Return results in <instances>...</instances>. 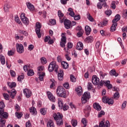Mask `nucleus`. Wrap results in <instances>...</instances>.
<instances>
[{
	"label": "nucleus",
	"mask_w": 127,
	"mask_h": 127,
	"mask_svg": "<svg viewBox=\"0 0 127 127\" xmlns=\"http://www.w3.org/2000/svg\"><path fill=\"white\" fill-rule=\"evenodd\" d=\"M49 72H53L55 71L56 73H58V69H59V65L55 61H52L50 63L48 67Z\"/></svg>",
	"instance_id": "f257e3e1"
},
{
	"label": "nucleus",
	"mask_w": 127,
	"mask_h": 127,
	"mask_svg": "<svg viewBox=\"0 0 127 127\" xmlns=\"http://www.w3.org/2000/svg\"><path fill=\"white\" fill-rule=\"evenodd\" d=\"M56 93L58 97H61V98H66V91L63 87H58L56 90Z\"/></svg>",
	"instance_id": "f03ea898"
},
{
	"label": "nucleus",
	"mask_w": 127,
	"mask_h": 127,
	"mask_svg": "<svg viewBox=\"0 0 127 127\" xmlns=\"http://www.w3.org/2000/svg\"><path fill=\"white\" fill-rule=\"evenodd\" d=\"M41 27H42V25L39 22H37L36 23V33L38 37V38H41Z\"/></svg>",
	"instance_id": "7ed1b4c3"
},
{
	"label": "nucleus",
	"mask_w": 127,
	"mask_h": 127,
	"mask_svg": "<svg viewBox=\"0 0 127 127\" xmlns=\"http://www.w3.org/2000/svg\"><path fill=\"white\" fill-rule=\"evenodd\" d=\"M90 98H91L90 93L85 92L81 98L82 104H86V103L89 101V99H90Z\"/></svg>",
	"instance_id": "20e7f679"
},
{
	"label": "nucleus",
	"mask_w": 127,
	"mask_h": 127,
	"mask_svg": "<svg viewBox=\"0 0 127 127\" xmlns=\"http://www.w3.org/2000/svg\"><path fill=\"white\" fill-rule=\"evenodd\" d=\"M102 102L105 104H108V105H114V100L107 96H104L102 98Z\"/></svg>",
	"instance_id": "39448f33"
},
{
	"label": "nucleus",
	"mask_w": 127,
	"mask_h": 127,
	"mask_svg": "<svg viewBox=\"0 0 127 127\" xmlns=\"http://www.w3.org/2000/svg\"><path fill=\"white\" fill-rule=\"evenodd\" d=\"M20 19L24 24H26L27 25L29 24V20L25 16V14L24 13H22L21 14Z\"/></svg>",
	"instance_id": "423d86ee"
},
{
	"label": "nucleus",
	"mask_w": 127,
	"mask_h": 127,
	"mask_svg": "<svg viewBox=\"0 0 127 127\" xmlns=\"http://www.w3.org/2000/svg\"><path fill=\"white\" fill-rule=\"evenodd\" d=\"M16 46L18 53L21 54L24 52V49L23 48V45L22 44H16Z\"/></svg>",
	"instance_id": "0eeeda50"
},
{
	"label": "nucleus",
	"mask_w": 127,
	"mask_h": 127,
	"mask_svg": "<svg viewBox=\"0 0 127 127\" xmlns=\"http://www.w3.org/2000/svg\"><path fill=\"white\" fill-rule=\"evenodd\" d=\"M47 94L48 99L51 102H52V103H55V102H56V98H55V96H53V94H52V93H51V92H47Z\"/></svg>",
	"instance_id": "6e6552de"
},
{
	"label": "nucleus",
	"mask_w": 127,
	"mask_h": 127,
	"mask_svg": "<svg viewBox=\"0 0 127 127\" xmlns=\"http://www.w3.org/2000/svg\"><path fill=\"white\" fill-rule=\"evenodd\" d=\"M64 24L66 29H70V28H72V23L70 20L65 19L64 22Z\"/></svg>",
	"instance_id": "1a4fd4ad"
},
{
	"label": "nucleus",
	"mask_w": 127,
	"mask_h": 127,
	"mask_svg": "<svg viewBox=\"0 0 127 127\" xmlns=\"http://www.w3.org/2000/svg\"><path fill=\"white\" fill-rule=\"evenodd\" d=\"M23 94L25 95L26 98H30L32 95V92L31 91L27 88L23 89Z\"/></svg>",
	"instance_id": "9d476101"
},
{
	"label": "nucleus",
	"mask_w": 127,
	"mask_h": 127,
	"mask_svg": "<svg viewBox=\"0 0 127 127\" xmlns=\"http://www.w3.org/2000/svg\"><path fill=\"white\" fill-rule=\"evenodd\" d=\"M92 82L93 85H99V83H100V79L98 78L97 75H93L92 76Z\"/></svg>",
	"instance_id": "9b49d317"
},
{
	"label": "nucleus",
	"mask_w": 127,
	"mask_h": 127,
	"mask_svg": "<svg viewBox=\"0 0 127 127\" xmlns=\"http://www.w3.org/2000/svg\"><path fill=\"white\" fill-rule=\"evenodd\" d=\"M111 127V124H110V122L109 121H106L105 123L104 121H101L99 123V127Z\"/></svg>",
	"instance_id": "f8f14e48"
},
{
	"label": "nucleus",
	"mask_w": 127,
	"mask_h": 127,
	"mask_svg": "<svg viewBox=\"0 0 127 127\" xmlns=\"http://www.w3.org/2000/svg\"><path fill=\"white\" fill-rule=\"evenodd\" d=\"M7 92L9 94L10 98H11V99H14L16 95V93H17L16 90H15L14 89H12L11 91L7 90Z\"/></svg>",
	"instance_id": "ddd939ff"
},
{
	"label": "nucleus",
	"mask_w": 127,
	"mask_h": 127,
	"mask_svg": "<svg viewBox=\"0 0 127 127\" xmlns=\"http://www.w3.org/2000/svg\"><path fill=\"white\" fill-rule=\"evenodd\" d=\"M104 86H105L108 90H111L113 88V85L111 84L110 80H105Z\"/></svg>",
	"instance_id": "4468645a"
},
{
	"label": "nucleus",
	"mask_w": 127,
	"mask_h": 127,
	"mask_svg": "<svg viewBox=\"0 0 127 127\" xmlns=\"http://www.w3.org/2000/svg\"><path fill=\"white\" fill-rule=\"evenodd\" d=\"M58 78L59 81H62L63 80V77L64 76V72L62 70H60V72L58 71Z\"/></svg>",
	"instance_id": "2eb2a0df"
},
{
	"label": "nucleus",
	"mask_w": 127,
	"mask_h": 127,
	"mask_svg": "<svg viewBox=\"0 0 127 127\" xmlns=\"http://www.w3.org/2000/svg\"><path fill=\"white\" fill-rule=\"evenodd\" d=\"M53 118L55 121H57V120H59V119L63 118V116H62V114H60V113H54Z\"/></svg>",
	"instance_id": "dca6fc26"
},
{
	"label": "nucleus",
	"mask_w": 127,
	"mask_h": 127,
	"mask_svg": "<svg viewBox=\"0 0 127 127\" xmlns=\"http://www.w3.org/2000/svg\"><path fill=\"white\" fill-rule=\"evenodd\" d=\"M58 16L60 18V21L61 23H63V22H64V19H63V18H62V17H63L64 16V14H63V13H62V11L59 10L58 11Z\"/></svg>",
	"instance_id": "f3484780"
},
{
	"label": "nucleus",
	"mask_w": 127,
	"mask_h": 127,
	"mask_svg": "<svg viewBox=\"0 0 127 127\" xmlns=\"http://www.w3.org/2000/svg\"><path fill=\"white\" fill-rule=\"evenodd\" d=\"M108 22H109V20H108V19L107 18H105L103 19L102 22H100V24H98V26H100V25L101 26H100V27H104V26H106Z\"/></svg>",
	"instance_id": "a211bd4d"
},
{
	"label": "nucleus",
	"mask_w": 127,
	"mask_h": 127,
	"mask_svg": "<svg viewBox=\"0 0 127 127\" xmlns=\"http://www.w3.org/2000/svg\"><path fill=\"white\" fill-rule=\"evenodd\" d=\"M0 117H2V119H7L8 118V113L4 112V110L0 112Z\"/></svg>",
	"instance_id": "6ab92c4d"
},
{
	"label": "nucleus",
	"mask_w": 127,
	"mask_h": 127,
	"mask_svg": "<svg viewBox=\"0 0 127 127\" xmlns=\"http://www.w3.org/2000/svg\"><path fill=\"white\" fill-rule=\"evenodd\" d=\"M112 25L110 28V31L111 32H114V31H116V28H117V26H118V23L112 22Z\"/></svg>",
	"instance_id": "aec40b11"
},
{
	"label": "nucleus",
	"mask_w": 127,
	"mask_h": 127,
	"mask_svg": "<svg viewBox=\"0 0 127 127\" xmlns=\"http://www.w3.org/2000/svg\"><path fill=\"white\" fill-rule=\"evenodd\" d=\"M93 108L97 111H101V110H102V107H101L100 104L97 102L93 104Z\"/></svg>",
	"instance_id": "412c9836"
},
{
	"label": "nucleus",
	"mask_w": 127,
	"mask_h": 127,
	"mask_svg": "<svg viewBox=\"0 0 127 127\" xmlns=\"http://www.w3.org/2000/svg\"><path fill=\"white\" fill-rule=\"evenodd\" d=\"M83 47H84V46L83 45V43H82L81 42H79L77 43L76 48L77 50L81 51L83 49Z\"/></svg>",
	"instance_id": "4be33fe9"
},
{
	"label": "nucleus",
	"mask_w": 127,
	"mask_h": 127,
	"mask_svg": "<svg viewBox=\"0 0 127 127\" xmlns=\"http://www.w3.org/2000/svg\"><path fill=\"white\" fill-rule=\"evenodd\" d=\"M75 91L77 92L78 96H81V95L83 94V89L81 86H78L77 89H75Z\"/></svg>",
	"instance_id": "5701e85b"
},
{
	"label": "nucleus",
	"mask_w": 127,
	"mask_h": 127,
	"mask_svg": "<svg viewBox=\"0 0 127 127\" xmlns=\"http://www.w3.org/2000/svg\"><path fill=\"white\" fill-rule=\"evenodd\" d=\"M29 111L32 115H37V111H36V109L35 107H32L29 108Z\"/></svg>",
	"instance_id": "b1692460"
},
{
	"label": "nucleus",
	"mask_w": 127,
	"mask_h": 127,
	"mask_svg": "<svg viewBox=\"0 0 127 127\" xmlns=\"http://www.w3.org/2000/svg\"><path fill=\"white\" fill-rule=\"evenodd\" d=\"M7 84L10 89H12V88H15V87H16V83L14 82H8Z\"/></svg>",
	"instance_id": "393cba45"
},
{
	"label": "nucleus",
	"mask_w": 127,
	"mask_h": 127,
	"mask_svg": "<svg viewBox=\"0 0 127 127\" xmlns=\"http://www.w3.org/2000/svg\"><path fill=\"white\" fill-rule=\"evenodd\" d=\"M85 30L86 35H89L91 33V31H92V30H91V27H90L89 26H85Z\"/></svg>",
	"instance_id": "a878e982"
},
{
	"label": "nucleus",
	"mask_w": 127,
	"mask_h": 127,
	"mask_svg": "<svg viewBox=\"0 0 127 127\" xmlns=\"http://www.w3.org/2000/svg\"><path fill=\"white\" fill-rule=\"evenodd\" d=\"M26 5L29 9L33 11L34 9V6L30 2H26Z\"/></svg>",
	"instance_id": "bb28decb"
},
{
	"label": "nucleus",
	"mask_w": 127,
	"mask_h": 127,
	"mask_svg": "<svg viewBox=\"0 0 127 127\" xmlns=\"http://www.w3.org/2000/svg\"><path fill=\"white\" fill-rule=\"evenodd\" d=\"M62 66L64 69H68L69 68V64L66 62H62L61 63Z\"/></svg>",
	"instance_id": "cd10ccee"
},
{
	"label": "nucleus",
	"mask_w": 127,
	"mask_h": 127,
	"mask_svg": "<svg viewBox=\"0 0 127 127\" xmlns=\"http://www.w3.org/2000/svg\"><path fill=\"white\" fill-rule=\"evenodd\" d=\"M38 75H39V80H40V81H43V77H44V76H45V72H39L38 73Z\"/></svg>",
	"instance_id": "c85d7f7f"
},
{
	"label": "nucleus",
	"mask_w": 127,
	"mask_h": 127,
	"mask_svg": "<svg viewBox=\"0 0 127 127\" xmlns=\"http://www.w3.org/2000/svg\"><path fill=\"white\" fill-rule=\"evenodd\" d=\"M90 111H91V106L90 105L86 106L84 109L85 114H87V116H89Z\"/></svg>",
	"instance_id": "c756f323"
},
{
	"label": "nucleus",
	"mask_w": 127,
	"mask_h": 127,
	"mask_svg": "<svg viewBox=\"0 0 127 127\" xmlns=\"http://www.w3.org/2000/svg\"><path fill=\"white\" fill-rule=\"evenodd\" d=\"M5 107V105L4 104V103H3V101H0V113L1 112H3Z\"/></svg>",
	"instance_id": "7c9ffc66"
},
{
	"label": "nucleus",
	"mask_w": 127,
	"mask_h": 127,
	"mask_svg": "<svg viewBox=\"0 0 127 127\" xmlns=\"http://www.w3.org/2000/svg\"><path fill=\"white\" fill-rule=\"evenodd\" d=\"M57 121V125L58 126V127H60V126H63V118H60L59 119H58L57 120H56Z\"/></svg>",
	"instance_id": "2f4dec72"
},
{
	"label": "nucleus",
	"mask_w": 127,
	"mask_h": 127,
	"mask_svg": "<svg viewBox=\"0 0 127 127\" xmlns=\"http://www.w3.org/2000/svg\"><path fill=\"white\" fill-rule=\"evenodd\" d=\"M15 53V49L13 48L12 50L8 51L7 52V55L8 56H13Z\"/></svg>",
	"instance_id": "473e14b6"
},
{
	"label": "nucleus",
	"mask_w": 127,
	"mask_h": 127,
	"mask_svg": "<svg viewBox=\"0 0 127 127\" xmlns=\"http://www.w3.org/2000/svg\"><path fill=\"white\" fill-rule=\"evenodd\" d=\"M0 60L2 65L5 64V58L2 55H0Z\"/></svg>",
	"instance_id": "72a5a7b5"
},
{
	"label": "nucleus",
	"mask_w": 127,
	"mask_h": 127,
	"mask_svg": "<svg viewBox=\"0 0 127 127\" xmlns=\"http://www.w3.org/2000/svg\"><path fill=\"white\" fill-rule=\"evenodd\" d=\"M121 19V15L119 14L115 16V18L112 20V22H118Z\"/></svg>",
	"instance_id": "f704fd0d"
},
{
	"label": "nucleus",
	"mask_w": 127,
	"mask_h": 127,
	"mask_svg": "<svg viewBox=\"0 0 127 127\" xmlns=\"http://www.w3.org/2000/svg\"><path fill=\"white\" fill-rule=\"evenodd\" d=\"M110 74L111 76H115V77H118V76H119V74L117 73L116 70L115 69L111 70Z\"/></svg>",
	"instance_id": "c9c22d12"
},
{
	"label": "nucleus",
	"mask_w": 127,
	"mask_h": 127,
	"mask_svg": "<svg viewBox=\"0 0 127 127\" xmlns=\"http://www.w3.org/2000/svg\"><path fill=\"white\" fill-rule=\"evenodd\" d=\"M93 40V36H88L86 38V41L88 42V43H92Z\"/></svg>",
	"instance_id": "e433bc0d"
},
{
	"label": "nucleus",
	"mask_w": 127,
	"mask_h": 127,
	"mask_svg": "<svg viewBox=\"0 0 127 127\" xmlns=\"http://www.w3.org/2000/svg\"><path fill=\"white\" fill-rule=\"evenodd\" d=\"M68 11L69 12V15L72 16V17H74L75 16V13L73 11V9L72 8H69L68 9Z\"/></svg>",
	"instance_id": "4c0bfd02"
},
{
	"label": "nucleus",
	"mask_w": 127,
	"mask_h": 127,
	"mask_svg": "<svg viewBox=\"0 0 127 127\" xmlns=\"http://www.w3.org/2000/svg\"><path fill=\"white\" fill-rule=\"evenodd\" d=\"M47 127H55L54 126V122L52 121V120L49 121L47 123Z\"/></svg>",
	"instance_id": "58836bf2"
},
{
	"label": "nucleus",
	"mask_w": 127,
	"mask_h": 127,
	"mask_svg": "<svg viewBox=\"0 0 127 127\" xmlns=\"http://www.w3.org/2000/svg\"><path fill=\"white\" fill-rule=\"evenodd\" d=\"M113 98L114 100H119L120 98V92H116L113 95Z\"/></svg>",
	"instance_id": "ea45409f"
},
{
	"label": "nucleus",
	"mask_w": 127,
	"mask_h": 127,
	"mask_svg": "<svg viewBox=\"0 0 127 127\" xmlns=\"http://www.w3.org/2000/svg\"><path fill=\"white\" fill-rule=\"evenodd\" d=\"M65 34H66L65 33H63L62 34L61 41L63 42H66L67 38L65 36Z\"/></svg>",
	"instance_id": "a19ab883"
},
{
	"label": "nucleus",
	"mask_w": 127,
	"mask_h": 127,
	"mask_svg": "<svg viewBox=\"0 0 127 127\" xmlns=\"http://www.w3.org/2000/svg\"><path fill=\"white\" fill-rule=\"evenodd\" d=\"M58 106L60 108V109H62V107H63V102H62V100H61V99L59 98L58 99Z\"/></svg>",
	"instance_id": "79ce46f5"
},
{
	"label": "nucleus",
	"mask_w": 127,
	"mask_h": 127,
	"mask_svg": "<svg viewBox=\"0 0 127 127\" xmlns=\"http://www.w3.org/2000/svg\"><path fill=\"white\" fill-rule=\"evenodd\" d=\"M71 123L72 127H77V125H78V121L75 119L71 120Z\"/></svg>",
	"instance_id": "37998d69"
},
{
	"label": "nucleus",
	"mask_w": 127,
	"mask_h": 127,
	"mask_svg": "<svg viewBox=\"0 0 127 127\" xmlns=\"http://www.w3.org/2000/svg\"><path fill=\"white\" fill-rule=\"evenodd\" d=\"M40 112L43 116H45V115H46V113H47V111H46V109L42 108L40 110Z\"/></svg>",
	"instance_id": "c03bdc74"
},
{
	"label": "nucleus",
	"mask_w": 127,
	"mask_h": 127,
	"mask_svg": "<svg viewBox=\"0 0 127 127\" xmlns=\"http://www.w3.org/2000/svg\"><path fill=\"white\" fill-rule=\"evenodd\" d=\"M14 20L17 23H18V24H20L21 23V21H20V19H19V17H18V16L17 15L14 16Z\"/></svg>",
	"instance_id": "a18cd8bd"
},
{
	"label": "nucleus",
	"mask_w": 127,
	"mask_h": 127,
	"mask_svg": "<svg viewBox=\"0 0 127 127\" xmlns=\"http://www.w3.org/2000/svg\"><path fill=\"white\" fill-rule=\"evenodd\" d=\"M51 82L52 83L50 85V89H52V88H53V87H54L55 86V83H56V81H55V80L54 79L52 78V79H51Z\"/></svg>",
	"instance_id": "49530a36"
},
{
	"label": "nucleus",
	"mask_w": 127,
	"mask_h": 127,
	"mask_svg": "<svg viewBox=\"0 0 127 127\" xmlns=\"http://www.w3.org/2000/svg\"><path fill=\"white\" fill-rule=\"evenodd\" d=\"M18 32L20 33V34H23L25 36H27L28 35V33L27 32L24 30H19Z\"/></svg>",
	"instance_id": "de8ad7c7"
},
{
	"label": "nucleus",
	"mask_w": 127,
	"mask_h": 127,
	"mask_svg": "<svg viewBox=\"0 0 127 127\" xmlns=\"http://www.w3.org/2000/svg\"><path fill=\"white\" fill-rule=\"evenodd\" d=\"M87 17L90 21H91V22H94V18L91 16V14H90V13H88L87 14Z\"/></svg>",
	"instance_id": "09e8293b"
},
{
	"label": "nucleus",
	"mask_w": 127,
	"mask_h": 127,
	"mask_svg": "<svg viewBox=\"0 0 127 127\" xmlns=\"http://www.w3.org/2000/svg\"><path fill=\"white\" fill-rule=\"evenodd\" d=\"M81 123L84 125V127H87V124L88 123V121L86 118H83L81 120Z\"/></svg>",
	"instance_id": "8fccbe9b"
},
{
	"label": "nucleus",
	"mask_w": 127,
	"mask_h": 127,
	"mask_svg": "<svg viewBox=\"0 0 127 127\" xmlns=\"http://www.w3.org/2000/svg\"><path fill=\"white\" fill-rule=\"evenodd\" d=\"M23 69H24V71H25V72H28L30 69V65H24Z\"/></svg>",
	"instance_id": "3c124183"
},
{
	"label": "nucleus",
	"mask_w": 127,
	"mask_h": 127,
	"mask_svg": "<svg viewBox=\"0 0 127 127\" xmlns=\"http://www.w3.org/2000/svg\"><path fill=\"white\" fill-rule=\"evenodd\" d=\"M41 62L43 65H44L47 63V61L46 60V58L45 57H42L41 58Z\"/></svg>",
	"instance_id": "603ef678"
},
{
	"label": "nucleus",
	"mask_w": 127,
	"mask_h": 127,
	"mask_svg": "<svg viewBox=\"0 0 127 127\" xmlns=\"http://www.w3.org/2000/svg\"><path fill=\"white\" fill-rule=\"evenodd\" d=\"M2 96L4 97V99L6 101H8V100H9V95L7 93H3Z\"/></svg>",
	"instance_id": "864d4df0"
},
{
	"label": "nucleus",
	"mask_w": 127,
	"mask_h": 127,
	"mask_svg": "<svg viewBox=\"0 0 127 127\" xmlns=\"http://www.w3.org/2000/svg\"><path fill=\"white\" fill-rule=\"evenodd\" d=\"M103 5L104 6V3L102 2H99L97 3V7L99 9H102V8H103Z\"/></svg>",
	"instance_id": "5fc2aeb1"
},
{
	"label": "nucleus",
	"mask_w": 127,
	"mask_h": 127,
	"mask_svg": "<svg viewBox=\"0 0 127 127\" xmlns=\"http://www.w3.org/2000/svg\"><path fill=\"white\" fill-rule=\"evenodd\" d=\"M28 76H33L34 75V71H33V69H29L28 71H27Z\"/></svg>",
	"instance_id": "6e6d98bb"
},
{
	"label": "nucleus",
	"mask_w": 127,
	"mask_h": 127,
	"mask_svg": "<svg viewBox=\"0 0 127 127\" xmlns=\"http://www.w3.org/2000/svg\"><path fill=\"white\" fill-rule=\"evenodd\" d=\"M0 123L2 124L1 127H4V125H5V120L3 119L2 117H0Z\"/></svg>",
	"instance_id": "4d7b16f0"
},
{
	"label": "nucleus",
	"mask_w": 127,
	"mask_h": 127,
	"mask_svg": "<svg viewBox=\"0 0 127 127\" xmlns=\"http://www.w3.org/2000/svg\"><path fill=\"white\" fill-rule=\"evenodd\" d=\"M70 79L71 82H72V83H75L76 82V77H74V76L73 74H71L70 76Z\"/></svg>",
	"instance_id": "13d9d810"
},
{
	"label": "nucleus",
	"mask_w": 127,
	"mask_h": 127,
	"mask_svg": "<svg viewBox=\"0 0 127 127\" xmlns=\"http://www.w3.org/2000/svg\"><path fill=\"white\" fill-rule=\"evenodd\" d=\"M15 116L18 119H21V117H22L23 114L22 113H18V112H15Z\"/></svg>",
	"instance_id": "bf43d9fd"
},
{
	"label": "nucleus",
	"mask_w": 127,
	"mask_h": 127,
	"mask_svg": "<svg viewBox=\"0 0 127 127\" xmlns=\"http://www.w3.org/2000/svg\"><path fill=\"white\" fill-rule=\"evenodd\" d=\"M99 1H100V2H103V4H104V7H106L107 8V7H108V5H107V0H99Z\"/></svg>",
	"instance_id": "052dcab7"
},
{
	"label": "nucleus",
	"mask_w": 127,
	"mask_h": 127,
	"mask_svg": "<svg viewBox=\"0 0 127 127\" xmlns=\"http://www.w3.org/2000/svg\"><path fill=\"white\" fill-rule=\"evenodd\" d=\"M62 109L63 111H67L68 109H69V106L67 105L66 104H65L63 106Z\"/></svg>",
	"instance_id": "680f3d73"
},
{
	"label": "nucleus",
	"mask_w": 127,
	"mask_h": 127,
	"mask_svg": "<svg viewBox=\"0 0 127 127\" xmlns=\"http://www.w3.org/2000/svg\"><path fill=\"white\" fill-rule=\"evenodd\" d=\"M24 79V76L23 75H20L18 77L17 80L19 82H20L21 83L22 80Z\"/></svg>",
	"instance_id": "e2e57ef3"
},
{
	"label": "nucleus",
	"mask_w": 127,
	"mask_h": 127,
	"mask_svg": "<svg viewBox=\"0 0 127 127\" xmlns=\"http://www.w3.org/2000/svg\"><path fill=\"white\" fill-rule=\"evenodd\" d=\"M10 74L12 77H15L16 75V73H15V71L12 70H10Z\"/></svg>",
	"instance_id": "0e129e2a"
},
{
	"label": "nucleus",
	"mask_w": 127,
	"mask_h": 127,
	"mask_svg": "<svg viewBox=\"0 0 127 127\" xmlns=\"http://www.w3.org/2000/svg\"><path fill=\"white\" fill-rule=\"evenodd\" d=\"M103 116H105V112L104 111H101L98 114V118H101Z\"/></svg>",
	"instance_id": "69168bd1"
},
{
	"label": "nucleus",
	"mask_w": 127,
	"mask_h": 127,
	"mask_svg": "<svg viewBox=\"0 0 127 127\" xmlns=\"http://www.w3.org/2000/svg\"><path fill=\"white\" fill-rule=\"evenodd\" d=\"M63 86L64 88H65V89H69L70 88V86L69 85V83L68 82H65Z\"/></svg>",
	"instance_id": "338daca9"
},
{
	"label": "nucleus",
	"mask_w": 127,
	"mask_h": 127,
	"mask_svg": "<svg viewBox=\"0 0 127 127\" xmlns=\"http://www.w3.org/2000/svg\"><path fill=\"white\" fill-rule=\"evenodd\" d=\"M105 14L106 15H108V16H110L111 14H112V10H107L105 11Z\"/></svg>",
	"instance_id": "774afa93"
}]
</instances>
